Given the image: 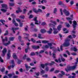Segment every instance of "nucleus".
Returning <instances> with one entry per match:
<instances>
[{"instance_id":"1","label":"nucleus","mask_w":78,"mask_h":78,"mask_svg":"<svg viewBox=\"0 0 78 78\" xmlns=\"http://www.w3.org/2000/svg\"><path fill=\"white\" fill-rule=\"evenodd\" d=\"M73 30V31H72V33L74 34L75 33V31H74L75 30H76V25H77V23H76V21H74L73 22V24H72Z\"/></svg>"},{"instance_id":"2","label":"nucleus","mask_w":78,"mask_h":78,"mask_svg":"<svg viewBox=\"0 0 78 78\" xmlns=\"http://www.w3.org/2000/svg\"><path fill=\"white\" fill-rule=\"evenodd\" d=\"M11 50H8V52L7 54V59H9L11 56Z\"/></svg>"},{"instance_id":"3","label":"nucleus","mask_w":78,"mask_h":78,"mask_svg":"<svg viewBox=\"0 0 78 78\" xmlns=\"http://www.w3.org/2000/svg\"><path fill=\"white\" fill-rule=\"evenodd\" d=\"M63 12L65 13L66 16H69L70 15V13L69 11H67V10L64 9L63 10Z\"/></svg>"},{"instance_id":"4","label":"nucleus","mask_w":78,"mask_h":78,"mask_svg":"<svg viewBox=\"0 0 78 78\" xmlns=\"http://www.w3.org/2000/svg\"><path fill=\"white\" fill-rule=\"evenodd\" d=\"M70 45V42H65L63 44V45L65 47H69V46Z\"/></svg>"},{"instance_id":"5","label":"nucleus","mask_w":78,"mask_h":78,"mask_svg":"<svg viewBox=\"0 0 78 78\" xmlns=\"http://www.w3.org/2000/svg\"><path fill=\"white\" fill-rule=\"evenodd\" d=\"M53 64H55L54 62H51V63H46L44 64L45 66H52Z\"/></svg>"},{"instance_id":"6","label":"nucleus","mask_w":78,"mask_h":78,"mask_svg":"<svg viewBox=\"0 0 78 78\" xmlns=\"http://www.w3.org/2000/svg\"><path fill=\"white\" fill-rule=\"evenodd\" d=\"M37 16L35 17L33 19V20H34L35 22V24L36 25H39V23H38V21L37 20Z\"/></svg>"},{"instance_id":"7","label":"nucleus","mask_w":78,"mask_h":78,"mask_svg":"<svg viewBox=\"0 0 78 78\" xmlns=\"http://www.w3.org/2000/svg\"><path fill=\"white\" fill-rule=\"evenodd\" d=\"M7 52V49L6 48H4L2 51V53L3 54V55L5 56V54Z\"/></svg>"},{"instance_id":"8","label":"nucleus","mask_w":78,"mask_h":78,"mask_svg":"<svg viewBox=\"0 0 78 78\" xmlns=\"http://www.w3.org/2000/svg\"><path fill=\"white\" fill-rule=\"evenodd\" d=\"M19 27H16L15 28H14V27L12 28V30L13 31L14 34H15L16 33V31L17 30H19Z\"/></svg>"},{"instance_id":"9","label":"nucleus","mask_w":78,"mask_h":78,"mask_svg":"<svg viewBox=\"0 0 78 78\" xmlns=\"http://www.w3.org/2000/svg\"><path fill=\"white\" fill-rule=\"evenodd\" d=\"M32 48H33V49H38V48H39V46L33 45L32 46Z\"/></svg>"},{"instance_id":"10","label":"nucleus","mask_w":78,"mask_h":78,"mask_svg":"<svg viewBox=\"0 0 78 78\" xmlns=\"http://www.w3.org/2000/svg\"><path fill=\"white\" fill-rule=\"evenodd\" d=\"M62 28V25H59L57 27V30L58 31H61V28Z\"/></svg>"},{"instance_id":"11","label":"nucleus","mask_w":78,"mask_h":78,"mask_svg":"<svg viewBox=\"0 0 78 78\" xmlns=\"http://www.w3.org/2000/svg\"><path fill=\"white\" fill-rule=\"evenodd\" d=\"M2 6L3 8H5V9H8V6H7V5L5 4H2Z\"/></svg>"},{"instance_id":"12","label":"nucleus","mask_w":78,"mask_h":78,"mask_svg":"<svg viewBox=\"0 0 78 78\" xmlns=\"http://www.w3.org/2000/svg\"><path fill=\"white\" fill-rule=\"evenodd\" d=\"M40 31L41 33H45L47 32L46 30H45V29H41L40 30Z\"/></svg>"},{"instance_id":"13","label":"nucleus","mask_w":78,"mask_h":78,"mask_svg":"<svg viewBox=\"0 0 78 78\" xmlns=\"http://www.w3.org/2000/svg\"><path fill=\"white\" fill-rule=\"evenodd\" d=\"M52 31H53V29H52V28H50L49 30L47 32L48 34H51V33H52Z\"/></svg>"},{"instance_id":"14","label":"nucleus","mask_w":78,"mask_h":78,"mask_svg":"<svg viewBox=\"0 0 78 78\" xmlns=\"http://www.w3.org/2000/svg\"><path fill=\"white\" fill-rule=\"evenodd\" d=\"M25 67L26 69V70H27V71H28L29 70L28 69H30V66H28V65L27 64H25Z\"/></svg>"},{"instance_id":"15","label":"nucleus","mask_w":78,"mask_h":78,"mask_svg":"<svg viewBox=\"0 0 78 78\" xmlns=\"http://www.w3.org/2000/svg\"><path fill=\"white\" fill-rule=\"evenodd\" d=\"M77 65H76L75 66H71V70H74V69H76V67Z\"/></svg>"},{"instance_id":"16","label":"nucleus","mask_w":78,"mask_h":78,"mask_svg":"<svg viewBox=\"0 0 78 78\" xmlns=\"http://www.w3.org/2000/svg\"><path fill=\"white\" fill-rule=\"evenodd\" d=\"M11 44V42H10V41H9L8 42V43H4V45H5V46H7V45H8L9 44Z\"/></svg>"},{"instance_id":"17","label":"nucleus","mask_w":78,"mask_h":78,"mask_svg":"<svg viewBox=\"0 0 78 78\" xmlns=\"http://www.w3.org/2000/svg\"><path fill=\"white\" fill-rule=\"evenodd\" d=\"M21 38H22V37L20 36H19L18 39L20 42H23V41H21Z\"/></svg>"},{"instance_id":"18","label":"nucleus","mask_w":78,"mask_h":78,"mask_svg":"<svg viewBox=\"0 0 78 78\" xmlns=\"http://www.w3.org/2000/svg\"><path fill=\"white\" fill-rule=\"evenodd\" d=\"M12 56L14 59H17V56L16 55H15V53L13 54Z\"/></svg>"},{"instance_id":"19","label":"nucleus","mask_w":78,"mask_h":78,"mask_svg":"<svg viewBox=\"0 0 78 78\" xmlns=\"http://www.w3.org/2000/svg\"><path fill=\"white\" fill-rule=\"evenodd\" d=\"M76 46H75V47L73 48V49L72 48H71V50H73L74 51H77V49H76Z\"/></svg>"},{"instance_id":"20","label":"nucleus","mask_w":78,"mask_h":78,"mask_svg":"<svg viewBox=\"0 0 78 78\" xmlns=\"http://www.w3.org/2000/svg\"><path fill=\"white\" fill-rule=\"evenodd\" d=\"M42 43L43 44H47V43H48V41L47 40H43L42 41Z\"/></svg>"},{"instance_id":"21","label":"nucleus","mask_w":78,"mask_h":78,"mask_svg":"<svg viewBox=\"0 0 78 78\" xmlns=\"http://www.w3.org/2000/svg\"><path fill=\"white\" fill-rule=\"evenodd\" d=\"M38 12H42V10L40 9H38V10L37 11V14L38 13Z\"/></svg>"},{"instance_id":"22","label":"nucleus","mask_w":78,"mask_h":78,"mask_svg":"<svg viewBox=\"0 0 78 78\" xmlns=\"http://www.w3.org/2000/svg\"><path fill=\"white\" fill-rule=\"evenodd\" d=\"M40 66H41L43 69H44L45 66L44 64H43L42 63L41 64Z\"/></svg>"},{"instance_id":"23","label":"nucleus","mask_w":78,"mask_h":78,"mask_svg":"<svg viewBox=\"0 0 78 78\" xmlns=\"http://www.w3.org/2000/svg\"><path fill=\"white\" fill-rule=\"evenodd\" d=\"M14 37H10L9 38V40L10 41H14Z\"/></svg>"},{"instance_id":"24","label":"nucleus","mask_w":78,"mask_h":78,"mask_svg":"<svg viewBox=\"0 0 78 78\" xmlns=\"http://www.w3.org/2000/svg\"><path fill=\"white\" fill-rule=\"evenodd\" d=\"M5 70V68L4 67L2 68L1 69V71L2 72H4Z\"/></svg>"},{"instance_id":"25","label":"nucleus","mask_w":78,"mask_h":78,"mask_svg":"<svg viewBox=\"0 0 78 78\" xmlns=\"http://www.w3.org/2000/svg\"><path fill=\"white\" fill-rule=\"evenodd\" d=\"M65 23L67 28H69V27H70V25L69 23Z\"/></svg>"},{"instance_id":"26","label":"nucleus","mask_w":78,"mask_h":78,"mask_svg":"<svg viewBox=\"0 0 78 78\" xmlns=\"http://www.w3.org/2000/svg\"><path fill=\"white\" fill-rule=\"evenodd\" d=\"M41 75H44L45 73V71L43 70H41Z\"/></svg>"},{"instance_id":"27","label":"nucleus","mask_w":78,"mask_h":78,"mask_svg":"<svg viewBox=\"0 0 78 78\" xmlns=\"http://www.w3.org/2000/svg\"><path fill=\"white\" fill-rule=\"evenodd\" d=\"M1 11H2V12H6V10L4 9H1Z\"/></svg>"},{"instance_id":"28","label":"nucleus","mask_w":78,"mask_h":78,"mask_svg":"<svg viewBox=\"0 0 78 78\" xmlns=\"http://www.w3.org/2000/svg\"><path fill=\"white\" fill-rule=\"evenodd\" d=\"M9 5L10 6H14L15 4L14 3H9Z\"/></svg>"},{"instance_id":"29","label":"nucleus","mask_w":78,"mask_h":78,"mask_svg":"<svg viewBox=\"0 0 78 78\" xmlns=\"http://www.w3.org/2000/svg\"><path fill=\"white\" fill-rule=\"evenodd\" d=\"M33 11L34 12H35L36 14H37V10H36V9L34 8L33 9Z\"/></svg>"},{"instance_id":"30","label":"nucleus","mask_w":78,"mask_h":78,"mask_svg":"<svg viewBox=\"0 0 78 78\" xmlns=\"http://www.w3.org/2000/svg\"><path fill=\"white\" fill-rule=\"evenodd\" d=\"M56 11H57V9H56V8H55L54 9V12H53L54 14H55V13L56 12Z\"/></svg>"},{"instance_id":"31","label":"nucleus","mask_w":78,"mask_h":78,"mask_svg":"<svg viewBox=\"0 0 78 78\" xmlns=\"http://www.w3.org/2000/svg\"><path fill=\"white\" fill-rule=\"evenodd\" d=\"M44 52V51L43 50H41L39 52V54H41L42 53H43Z\"/></svg>"},{"instance_id":"32","label":"nucleus","mask_w":78,"mask_h":78,"mask_svg":"<svg viewBox=\"0 0 78 78\" xmlns=\"http://www.w3.org/2000/svg\"><path fill=\"white\" fill-rule=\"evenodd\" d=\"M35 53L34 52H31L30 54V56H35Z\"/></svg>"},{"instance_id":"33","label":"nucleus","mask_w":78,"mask_h":78,"mask_svg":"<svg viewBox=\"0 0 78 78\" xmlns=\"http://www.w3.org/2000/svg\"><path fill=\"white\" fill-rule=\"evenodd\" d=\"M31 41H32L33 43H35V42H36V40H34V39L33 38L31 39Z\"/></svg>"},{"instance_id":"34","label":"nucleus","mask_w":78,"mask_h":78,"mask_svg":"<svg viewBox=\"0 0 78 78\" xmlns=\"http://www.w3.org/2000/svg\"><path fill=\"white\" fill-rule=\"evenodd\" d=\"M53 30L54 31H57V29L56 28H55V25H53Z\"/></svg>"},{"instance_id":"35","label":"nucleus","mask_w":78,"mask_h":78,"mask_svg":"<svg viewBox=\"0 0 78 78\" xmlns=\"http://www.w3.org/2000/svg\"><path fill=\"white\" fill-rule=\"evenodd\" d=\"M19 17L21 19H25V16H20Z\"/></svg>"},{"instance_id":"36","label":"nucleus","mask_w":78,"mask_h":78,"mask_svg":"<svg viewBox=\"0 0 78 78\" xmlns=\"http://www.w3.org/2000/svg\"><path fill=\"white\" fill-rule=\"evenodd\" d=\"M38 37L39 39H42V37H41V34H38Z\"/></svg>"},{"instance_id":"37","label":"nucleus","mask_w":78,"mask_h":78,"mask_svg":"<svg viewBox=\"0 0 78 78\" xmlns=\"http://www.w3.org/2000/svg\"><path fill=\"white\" fill-rule=\"evenodd\" d=\"M70 41V40L69 39L67 38L65 40V42H69V41Z\"/></svg>"},{"instance_id":"38","label":"nucleus","mask_w":78,"mask_h":78,"mask_svg":"<svg viewBox=\"0 0 78 78\" xmlns=\"http://www.w3.org/2000/svg\"><path fill=\"white\" fill-rule=\"evenodd\" d=\"M52 57L53 58H56V54L54 53H53L52 54Z\"/></svg>"},{"instance_id":"39","label":"nucleus","mask_w":78,"mask_h":78,"mask_svg":"<svg viewBox=\"0 0 78 78\" xmlns=\"http://www.w3.org/2000/svg\"><path fill=\"white\" fill-rule=\"evenodd\" d=\"M59 72H60L59 70H55L54 72V73H59Z\"/></svg>"},{"instance_id":"40","label":"nucleus","mask_w":78,"mask_h":78,"mask_svg":"<svg viewBox=\"0 0 78 78\" xmlns=\"http://www.w3.org/2000/svg\"><path fill=\"white\" fill-rule=\"evenodd\" d=\"M22 11L21 10H17L16 11V12L17 14H18L19 12H22Z\"/></svg>"},{"instance_id":"41","label":"nucleus","mask_w":78,"mask_h":78,"mask_svg":"<svg viewBox=\"0 0 78 78\" xmlns=\"http://www.w3.org/2000/svg\"><path fill=\"white\" fill-rule=\"evenodd\" d=\"M20 63H21V61H20V60L19 59L18 60L17 62V63L18 64H20Z\"/></svg>"},{"instance_id":"42","label":"nucleus","mask_w":78,"mask_h":78,"mask_svg":"<svg viewBox=\"0 0 78 78\" xmlns=\"http://www.w3.org/2000/svg\"><path fill=\"white\" fill-rule=\"evenodd\" d=\"M42 76L43 78L47 77V76H48V75H47V74H45V75H43Z\"/></svg>"},{"instance_id":"43","label":"nucleus","mask_w":78,"mask_h":78,"mask_svg":"<svg viewBox=\"0 0 78 78\" xmlns=\"http://www.w3.org/2000/svg\"><path fill=\"white\" fill-rule=\"evenodd\" d=\"M34 17V16H33V15L32 14H30L29 17V19H31L32 18H33Z\"/></svg>"},{"instance_id":"44","label":"nucleus","mask_w":78,"mask_h":78,"mask_svg":"<svg viewBox=\"0 0 78 78\" xmlns=\"http://www.w3.org/2000/svg\"><path fill=\"white\" fill-rule=\"evenodd\" d=\"M41 25H42V26H44V25H46V23L45 22L42 23H41Z\"/></svg>"},{"instance_id":"45","label":"nucleus","mask_w":78,"mask_h":78,"mask_svg":"<svg viewBox=\"0 0 78 78\" xmlns=\"http://www.w3.org/2000/svg\"><path fill=\"white\" fill-rule=\"evenodd\" d=\"M30 26H32L31 27V28H33V27H34V24H33V23H31L30 24Z\"/></svg>"},{"instance_id":"46","label":"nucleus","mask_w":78,"mask_h":78,"mask_svg":"<svg viewBox=\"0 0 78 78\" xmlns=\"http://www.w3.org/2000/svg\"><path fill=\"white\" fill-rule=\"evenodd\" d=\"M8 31L6 30V32L5 33L4 35V36H6V35H8Z\"/></svg>"},{"instance_id":"47","label":"nucleus","mask_w":78,"mask_h":78,"mask_svg":"<svg viewBox=\"0 0 78 78\" xmlns=\"http://www.w3.org/2000/svg\"><path fill=\"white\" fill-rule=\"evenodd\" d=\"M27 11V9H23V14H25L26 13V12Z\"/></svg>"},{"instance_id":"48","label":"nucleus","mask_w":78,"mask_h":78,"mask_svg":"<svg viewBox=\"0 0 78 78\" xmlns=\"http://www.w3.org/2000/svg\"><path fill=\"white\" fill-rule=\"evenodd\" d=\"M67 69H70L71 70V66H70L69 65H68L67 66Z\"/></svg>"},{"instance_id":"49","label":"nucleus","mask_w":78,"mask_h":78,"mask_svg":"<svg viewBox=\"0 0 78 78\" xmlns=\"http://www.w3.org/2000/svg\"><path fill=\"white\" fill-rule=\"evenodd\" d=\"M58 31H54L53 33L54 34H58Z\"/></svg>"},{"instance_id":"50","label":"nucleus","mask_w":78,"mask_h":78,"mask_svg":"<svg viewBox=\"0 0 78 78\" xmlns=\"http://www.w3.org/2000/svg\"><path fill=\"white\" fill-rule=\"evenodd\" d=\"M26 58H27V55H26V54H25L24 56L23 57V59L24 60H25V59H26Z\"/></svg>"},{"instance_id":"51","label":"nucleus","mask_w":78,"mask_h":78,"mask_svg":"<svg viewBox=\"0 0 78 78\" xmlns=\"http://www.w3.org/2000/svg\"><path fill=\"white\" fill-rule=\"evenodd\" d=\"M61 59L62 62H64L65 61V59L63 58L62 57L61 58Z\"/></svg>"},{"instance_id":"52","label":"nucleus","mask_w":78,"mask_h":78,"mask_svg":"<svg viewBox=\"0 0 78 78\" xmlns=\"http://www.w3.org/2000/svg\"><path fill=\"white\" fill-rule=\"evenodd\" d=\"M0 61L1 62H4V61H3V60L2 58L0 57Z\"/></svg>"},{"instance_id":"53","label":"nucleus","mask_w":78,"mask_h":78,"mask_svg":"<svg viewBox=\"0 0 78 78\" xmlns=\"http://www.w3.org/2000/svg\"><path fill=\"white\" fill-rule=\"evenodd\" d=\"M16 20L17 22H18L20 23V22H21L20 20L19 19V18L16 19Z\"/></svg>"},{"instance_id":"54","label":"nucleus","mask_w":78,"mask_h":78,"mask_svg":"<svg viewBox=\"0 0 78 78\" xmlns=\"http://www.w3.org/2000/svg\"><path fill=\"white\" fill-rule=\"evenodd\" d=\"M72 55H73V56H75V55H76V54L75 52H73L71 53Z\"/></svg>"},{"instance_id":"55","label":"nucleus","mask_w":78,"mask_h":78,"mask_svg":"<svg viewBox=\"0 0 78 78\" xmlns=\"http://www.w3.org/2000/svg\"><path fill=\"white\" fill-rule=\"evenodd\" d=\"M8 76H9V78H10V77H11L12 76V75L11 74H9L8 75Z\"/></svg>"},{"instance_id":"56","label":"nucleus","mask_w":78,"mask_h":78,"mask_svg":"<svg viewBox=\"0 0 78 78\" xmlns=\"http://www.w3.org/2000/svg\"><path fill=\"white\" fill-rule=\"evenodd\" d=\"M58 4L59 5H62V2L61 1H60L58 3Z\"/></svg>"},{"instance_id":"57","label":"nucleus","mask_w":78,"mask_h":78,"mask_svg":"<svg viewBox=\"0 0 78 78\" xmlns=\"http://www.w3.org/2000/svg\"><path fill=\"white\" fill-rule=\"evenodd\" d=\"M23 26V23H20V27H22Z\"/></svg>"},{"instance_id":"58","label":"nucleus","mask_w":78,"mask_h":78,"mask_svg":"<svg viewBox=\"0 0 78 78\" xmlns=\"http://www.w3.org/2000/svg\"><path fill=\"white\" fill-rule=\"evenodd\" d=\"M27 61H31V59L30 58H27Z\"/></svg>"},{"instance_id":"59","label":"nucleus","mask_w":78,"mask_h":78,"mask_svg":"<svg viewBox=\"0 0 78 78\" xmlns=\"http://www.w3.org/2000/svg\"><path fill=\"white\" fill-rule=\"evenodd\" d=\"M62 74H59V77L60 78H62Z\"/></svg>"},{"instance_id":"60","label":"nucleus","mask_w":78,"mask_h":78,"mask_svg":"<svg viewBox=\"0 0 78 78\" xmlns=\"http://www.w3.org/2000/svg\"><path fill=\"white\" fill-rule=\"evenodd\" d=\"M48 45H49V46H50V47L51 46H52V43H48Z\"/></svg>"},{"instance_id":"61","label":"nucleus","mask_w":78,"mask_h":78,"mask_svg":"<svg viewBox=\"0 0 78 78\" xmlns=\"http://www.w3.org/2000/svg\"><path fill=\"white\" fill-rule=\"evenodd\" d=\"M32 10H30L29 12L28 13V15H29L30 14H31V13H32Z\"/></svg>"},{"instance_id":"62","label":"nucleus","mask_w":78,"mask_h":78,"mask_svg":"<svg viewBox=\"0 0 78 78\" xmlns=\"http://www.w3.org/2000/svg\"><path fill=\"white\" fill-rule=\"evenodd\" d=\"M44 48H48V46L47 45H46L44 46Z\"/></svg>"},{"instance_id":"63","label":"nucleus","mask_w":78,"mask_h":78,"mask_svg":"<svg viewBox=\"0 0 78 78\" xmlns=\"http://www.w3.org/2000/svg\"><path fill=\"white\" fill-rule=\"evenodd\" d=\"M45 70L47 72H48V67H46L45 69Z\"/></svg>"},{"instance_id":"64","label":"nucleus","mask_w":78,"mask_h":78,"mask_svg":"<svg viewBox=\"0 0 78 78\" xmlns=\"http://www.w3.org/2000/svg\"><path fill=\"white\" fill-rule=\"evenodd\" d=\"M12 22L13 23H14V24L16 23V21H15V20H14V19H13L12 20Z\"/></svg>"}]
</instances>
